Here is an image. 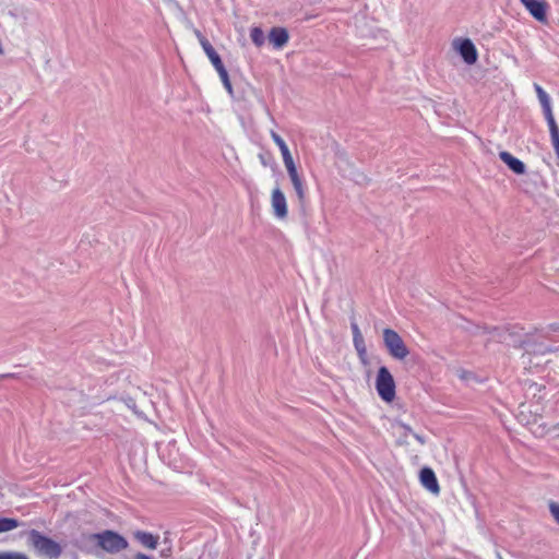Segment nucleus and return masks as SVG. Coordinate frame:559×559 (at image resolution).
<instances>
[{"label": "nucleus", "mask_w": 559, "mask_h": 559, "mask_svg": "<svg viewBox=\"0 0 559 559\" xmlns=\"http://www.w3.org/2000/svg\"><path fill=\"white\" fill-rule=\"evenodd\" d=\"M383 344L389 355L396 360H403L409 354L403 338L396 331L390 328L383 330Z\"/></svg>", "instance_id": "obj_2"}, {"label": "nucleus", "mask_w": 559, "mask_h": 559, "mask_svg": "<svg viewBox=\"0 0 559 559\" xmlns=\"http://www.w3.org/2000/svg\"><path fill=\"white\" fill-rule=\"evenodd\" d=\"M543 112H544L545 119L547 120L551 139L558 138L559 136V128H558L555 117L552 115L551 106L543 109Z\"/></svg>", "instance_id": "obj_16"}, {"label": "nucleus", "mask_w": 559, "mask_h": 559, "mask_svg": "<svg viewBox=\"0 0 559 559\" xmlns=\"http://www.w3.org/2000/svg\"><path fill=\"white\" fill-rule=\"evenodd\" d=\"M271 136L282 153L283 160H284L285 167L287 169V173L296 170L297 168H296L295 162L293 159V156H292L289 148L286 145L285 141L275 131H271Z\"/></svg>", "instance_id": "obj_10"}, {"label": "nucleus", "mask_w": 559, "mask_h": 559, "mask_svg": "<svg viewBox=\"0 0 559 559\" xmlns=\"http://www.w3.org/2000/svg\"><path fill=\"white\" fill-rule=\"evenodd\" d=\"M133 559H154L153 557L144 554V552H136L134 556H133Z\"/></svg>", "instance_id": "obj_26"}, {"label": "nucleus", "mask_w": 559, "mask_h": 559, "mask_svg": "<svg viewBox=\"0 0 559 559\" xmlns=\"http://www.w3.org/2000/svg\"><path fill=\"white\" fill-rule=\"evenodd\" d=\"M395 381L385 366L378 369L376 378V390L384 402H392L395 399Z\"/></svg>", "instance_id": "obj_4"}, {"label": "nucleus", "mask_w": 559, "mask_h": 559, "mask_svg": "<svg viewBox=\"0 0 559 559\" xmlns=\"http://www.w3.org/2000/svg\"><path fill=\"white\" fill-rule=\"evenodd\" d=\"M20 525L19 521L11 518H0V533L9 532Z\"/></svg>", "instance_id": "obj_20"}, {"label": "nucleus", "mask_w": 559, "mask_h": 559, "mask_svg": "<svg viewBox=\"0 0 559 559\" xmlns=\"http://www.w3.org/2000/svg\"><path fill=\"white\" fill-rule=\"evenodd\" d=\"M499 157L514 174L523 175L526 171L525 164L509 152H500Z\"/></svg>", "instance_id": "obj_15"}, {"label": "nucleus", "mask_w": 559, "mask_h": 559, "mask_svg": "<svg viewBox=\"0 0 559 559\" xmlns=\"http://www.w3.org/2000/svg\"><path fill=\"white\" fill-rule=\"evenodd\" d=\"M549 328H550L552 331L557 332V331H559V323L550 324V325H549Z\"/></svg>", "instance_id": "obj_31"}, {"label": "nucleus", "mask_w": 559, "mask_h": 559, "mask_svg": "<svg viewBox=\"0 0 559 559\" xmlns=\"http://www.w3.org/2000/svg\"><path fill=\"white\" fill-rule=\"evenodd\" d=\"M272 207L276 217L285 218L287 216V203L283 191L275 188L272 191Z\"/></svg>", "instance_id": "obj_12"}, {"label": "nucleus", "mask_w": 559, "mask_h": 559, "mask_svg": "<svg viewBox=\"0 0 559 559\" xmlns=\"http://www.w3.org/2000/svg\"><path fill=\"white\" fill-rule=\"evenodd\" d=\"M419 479L421 485L430 492L438 495L440 492V486L432 468L423 467L419 472Z\"/></svg>", "instance_id": "obj_13"}, {"label": "nucleus", "mask_w": 559, "mask_h": 559, "mask_svg": "<svg viewBox=\"0 0 559 559\" xmlns=\"http://www.w3.org/2000/svg\"><path fill=\"white\" fill-rule=\"evenodd\" d=\"M170 555H171V548L170 547L160 550V557L167 558Z\"/></svg>", "instance_id": "obj_27"}, {"label": "nucleus", "mask_w": 559, "mask_h": 559, "mask_svg": "<svg viewBox=\"0 0 559 559\" xmlns=\"http://www.w3.org/2000/svg\"><path fill=\"white\" fill-rule=\"evenodd\" d=\"M288 176H289V178L292 180L294 190H295V192L297 194V199H298L300 211L302 212V214H306V211H307V198H306V190H305L304 182H302L300 176L298 175L297 169L288 173Z\"/></svg>", "instance_id": "obj_8"}, {"label": "nucleus", "mask_w": 559, "mask_h": 559, "mask_svg": "<svg viewBox=\"0 0 559 559\" xmlns=\"http://www.w3.org/2000/svg\"><path fill=\"white\" fill-rule=\"evenodd\" d=\"M195 35L198 36L200 44L202 45V40L206 39L200 31H195Z\"/></svg>", "instance_id": "obj_29"}, {"label": "nucleus", "mask_w": 559, "mask_h": 559, "mask_svg": "<svg viewBox=\"0 0 559 559\" xmlns=\"http://www.w3.org/2000/svg\"><path fill=\"white\" fill-rule=\"evenodd\" d=\"M359 177L361 180H359L358 182H367L368 181V178L364 174H359Z\"/></svg>", "instance_id": "obj_32"}, {"label": "nucleus", "mask_w": 559, "mask_h": 559, "mask_svg": "<svg viewBox=\"0 0 559 559\" xmlns=\"http://www.w3.org/2000/svg\"><path fill=\"white\" fill-rule=\"evenodd\" d=\"M549 511L557 524H559V503L551 501L549 503Z\"/></svg>", "instance_id": "obj_22"}, {"label": "nucleus", "mask_w": 559, "mask_h": 559, "mask_svg": "<svg viewBox=\"0 0 559 559\" xmlns=\"http://www.w3.org/2000/svg\"><path fill=\"white\" fill-rule=\"evenodd\" d=\"M350 329L353 332V338H357L359 337V335H362L354 318L350 321Z\"/></svg>", "instance_id": "obj_24"}, {"label": "nucleus", "mask_w": 559, "mask_h": 559, "mask_svg": "<svg viewBox=\"0 0 559 559\" xmlns=\"http://www.w3.org/2000/svg\"><path fill=\"white\" fill-rule=\"evenodd\" d=\"M402 426H403V428H404L406 431H408V432H411V433H414V432H413V430H412V428H411L409 426H407V425H402Z\"/></svg>", "instance_id": "obj_33"}, {"label": "nucleus", "mask_w": 559, "mask_h": 559, "mask_svg": "<svg viewBox=\"0 0 559 559\" xmlns=\"http://www.w3.org/2000/svg\"><path fill=\"white\" fill-rule=\"evenodd\" d=\"M15 374L14 373H7V374H3L2 378H14Z\"/></svg>", "instance_id": "obj_34"}, {"label": "nucleus", "mask_w": 559, "mask_h": 559, "mask_svg": "<svg viewBox=\"0 0 559 559\" xmlns=\"http://www.w3.org/2000/svg\"><path fill=\"white\" fill-rule=\"evenodd\" d=\"M534 87H535L538 100L542 105V108L545 109V108L550 107L551 104H550V98H549L548 94L538 84H534Z\"/></svg>", "instance_id": "obj_19"}, {"label": "nucleus", "mask_w": 559, "mask_h": 559, "mask_svg": "<svg viewBox=\"0 0 559 559\" xmlns=\"http://www.w3.org/2000/svg\"><path fill=\"white\" fill-rule=\"evenodd\" d=\"M522 4L528 10L532 16L538 22H545L547 19V3L539 0H520Z\"/></svg>", "instance_id": "obj_11"}, {"label": "nucleus", "mask_w": 559, "mask_h": 559, "mask_svg": "<svg viewBox=\"0 0 559 559\" xmlns=\"http://www.w3.org/2000/svg\"><path fill=\"white\" fill-rule=\"evenodd\" d=\"M26 544L36 556L44 559H59L62 555V547L52 538L44 535L37 530H29L25 533Z\"/></svg>", "instance_id": "obj_1"}, {"label": "nucleus", "mask_w": 559, "mask_h": 559, "mask_svg": "<svg viewBox=\"0 0 559 559\" xmlns=\"http://www.w3.org/2000/svg\"><path fill=\"white\" fill-rule=\"evenodd\" d=\"M98 533L83 532L72 538L74 548L86 555H98Z\"/></svg>", "instance_id": "obj_6"}, {"label": "nucleus", "mask_w": 559, "mask_h": 559, "mask_svg": "<svg viewBox=\"0 0 559 559\" xmlns=\"http://www.w3.org/2000/svg\"><path fill=\"white\" fill-rule=\"evenodd\" d=\"M498 331H499L498 328H489V326H486V325L485 326L477 325L476 326V332H474V334H477L478 332H481L484 334H486V333L491 334V333H497Z\"/></svg>", "instance_id": "obj_23"}, {"label": "nucleus", "mask_w": 559, "mask_h": 559, "mask_svg": "<svg viewBox=\"0 0 559 559\" xmlns=\"http://www.w3.org/2000/svg\"><path fill=\"white\" fill-rule=\"evenodd\" d=\"M250 38L257 47H261L265 43L264 32L259 26L252 27L250 29Z\"/></svg>", "instance_id": "obj_18"}, {"label": "nucleus", "mask_w": 559, "mask_h": 559, "mask_svg": "<svg viewBox=\"0 0 559 559\" xmlns=\"http://www.w3.org/2000/svg\"><path fill=\"white\" fill-rule=\"evenodd\" d=\"M133 538L139 542L144 548L154 550L158 546L159 536L145 531H134Z\"/></svg>", "instance_id": "obj_14"}, {"label": "nucleus", "mask_w": 559, "mask_h": 559, "mask_svg": "<svg viewBox=\"0 0 559 559\" xmlns=\"http://www.w3.org/2000/svg\"><path fill=\"white\" fill-rule=\"evenodd\" d=\"M551 142H552V145H554V150L556 152V155L557 157L559 158V136L558 138H555V139H551Z\"/></svg>", "instance_id": "obj_25"}, {"label": "nucleus", "mask_w": 559, "mask_h": 559, "mask_svg": "<svg viewBox=\"0 0 559 559\" xmlns=\"http://www.w3.org/2000/svg\"><path fill=\"white\" fill-rule=\"evenodd\" d=\"M0 559H29V558L23 552L0 551Z\"/></svg>", "instance_id": "obj_21"}, {"label": "nucleus", "mask_w": 559, "mask_h": 559, "mask_svg": "<svg viewBox=\"0 0 559 559\" xmlns=\"http://www.w3.org/2000/svg\"><path fill=\"white\" fill-rule=\"evenodd\" d=\"M202 48H203L204 52L206 53V56L209 57V59L211 60L215 70L218 72V75H219L225 88L227 90L228 94L233 95L234 94L233 85L230 83L228 72H227L219 55L216 52V50L214 49V47L211 45V43L207 39L202 40Z\"/></svg>", "instance_id": "obj_5"}, {"label": "nucleus", "mask_w": 559, "mask_h": 559, "mask_svg": "<svg viewBox=\"0 0 559 559\" xmlns=\"http://www.w3.org/2000/svg\"><path fill=\"white\" fill-rule=\"evenodd\" d=\"M413 436H414V437H415V439H416L417 441H419L421 444H423V443H425V439H424L421 436H419L418 433H413Z\"/></svg>", "instance_id": "obj_30"}, {"label": "nucleus", "mask_w": 559, "mask_h": 559, "mask_svg": "<svg viewBox=\"0 0 559 559\" xmlns=\"http://www.w3.org/2000/svg\"><path fill=\"white\" fill-rule=\"evenodd\" d=\"M453 46L467 64H474L477 61V49L469 38L455 39Z\"/></svg>", "instance_id": "obj_7"}, {"label": "nucleus", "mask_w": 559, "mask_h": 559, "mask_svg": "<svg viewBox=\"0 0 559 559\" xmlns=\"http://www.w3.org/2000/svg\"><path fill=\"white\" fill-rule=\"evenodd\" d=\"M98 552L104 550L108 554H118L128 548V540L119 533L106 530L98 533Z\"/></svg>", "instance_id": "obj_3"}, {"label": "nucleus", "mask_w": 559, "mask_h": 559, "mask_svg": "<svg viewBox=\"0 0 559 559\" xmlns=\"http://www.w3.org/2000/svg\"><path fill=\"white\" fill-rule=\"evenodd\" d=\"M127 405L136 413L135 403H134V401L132 399L128 400Z\"/></svg>", "instance_id": "obj_28"}, {"label": "nucleus", "mask_w": 559, "mask_h": 559, "mask_svg": "<svg viewBox=\"0 0 559 559\" xmlns=\"http://www.w3.org/2000/svg\"><path fill=\"white\" fill-rule=\"evenodd\" d=\"M267 38L273 48L278 50L287 45L289 33L285 27L274 26L270 29Z\"/></svg>", "instance_id": "obj_9"}, {"label": "nucleus", "mask_w": 559, "mask_h": 559, "mask_svg": "<svg viewBox=\"0 0 559 559\" xmlns=\"http://www.w3.org/2000/svg\"><path fill=\"white\" fill-rule=\"evenodd\" d=\"M353 343L359 359L367 364V347L362 335H359L357 338H353Z\"/></svg>", "instance_id": "obj_17"}]
</instances>
